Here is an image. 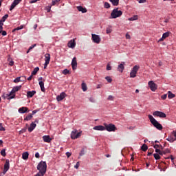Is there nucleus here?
<instances>
[{
    "instance_id": "obj_1",
    "label": "nucleus",
    "mask_w": 176,
    "mask_h": 176,
    "mask_svg": "<svg viewBox=\"0 0 176 176\" xmlns=\"http://www.w3.org/2000/svg\"><path fill=\"white\" fill-rule=\"evenodd\" d=\"M21 89V85L19 86H16L12 89L11 92H10L9 94H5L3 95L2 98H3V100H12L16 97V91H19Z\"/></svg>"
},
{
    "instance_id": "obj_2",
    "label": "nucleus",
    "mask_w": 176,
    "mask_h": 176,
    "mask_svg": "<svg viewBox=\"0 0 176 176\" xmlns=\"http://www.w3.org/2000/svg\"><path fill=\"white\" fill-rule=\"evenodd\" d=\"M148 119H149V121L151 122V124H153V126L155 127V129H157L159 131L162 130V125L160 124L157 121V120H155V118H153V116L148 115Z\"/></svg>"
},
{
    "instance_id": "obj_3",
    "label": "nucleus",
    "mask_w": 176,
    "mask_h": 176,
    "mask_svg": "<svg viewBox=\"0 0 176 176\" xmlns=\"http://www.w3.org/2000/svg\"><path fill=\"white\" fill-rule=\"evenodd\" d=\"M47 168V165L45 162L41 161L36 166V169L39 170V172H46V169Z\"/></svg>"
},
{
    "instance_id": "obj_4",
    "label": "nucleus",
    "mask_w": 176,
    "mask_h": 176,
    "mask_svg": "<svg viewBox=\"0 0 176 176\" xmlns=\"http://www.w3.org/2000/svg\"><path fill=\"white\" fill-rule=\"evenodd\" d=\"M122 15V12L121 10H118V8H116L112 10L111 13V19H117L120 17Z\"/></svg>"
},
{
    "instance_id": "obj_5",
    "label": "nucleus",
    "mask_w": 176,
    "mask_h": 176,
    "mask_svg": "<svg viewBox=\"0 0 176 176\" xmlns=\"http://www.w3.org/2000/svg\"><path fill=\"white\" fill-rule=\"evenodd\" d=\"M104 130L108 132H114L117 130V127L113 124H104Z\"/></svg>"
},
{
    "instance_id": "obj_6",
    "label": "nucleus",
    "mask_w": 176,
    "mask_h": 176,
    "mask_svg": "<svg viewBox=\"0 0 176 176\" xmlns=\"http://www.w3.org/2000/svg\"><path fill=\"white\" fill-rule=\"evenodd\" d=\"M140 69V67L138 65H135L133 67L132 71H131V73L129 74L131 78H135L137 77V72Z\"/></svg>"
},
{
    "instance_id": "obj_7",
    "label": "nucleus",
    "mask_w": 176,
    "mask_h": 176,
    "mask_svg": "<svg viewBox=\"0 0 176 176\" xmlns=\"http://www.w3.org/2000/svg\"><path fill=\"white\" fill-rule=\"evenodd\" d=\"M9 169H10V160H6V161L5 162V164L3 165V173H1V176L5 175V174H6V173L8 171Z\"/></svg>"
},
{
    "instance_id": "obj_8",
    "label": "nucleus",
    "mask_w": 176,
    "mask_h": 176,
    "mask_svg": "<svg viewBox=\"0 0 176 176\" xmlns=\"http://www.w3.org/2000/svg\"><path fill=\"white\" fill-rule=\"evenodd\" d=\"M51 60V55L50 54H45V64H43V69L47 68V65L50 64Z\"/></svg>"
},
{
    "instance_id": "obj_9",
    "label": "nucleus",
    "mask_w": 176,
    "mask_h": 176,
    "mask_svg": "<svg viewBox=\"0 0 176 176\" xmlns=\"http://www.w3.org/2000/svg\"><path fill=\"white\" fill-rule=\"evenodd\" d=\"M80 136H81V132L77 133L76 130L72 131V133H71L72 140L78 139V138H80Z\"/></svg>"
},
{
    "instance_id": "obj_10",
    "label": "nucleus",
    "mask_w": 176,
    "mask_h": 176,
    "mask_svg": "<svg viewBox=\"0 0 176 176\" xmlns=\"http://www.w3.org/2000/svg\"><path fill=\"white\" fill-rule=\"evenodd\" d=\"M153 116L165 118L166 114H165V113H163L162 111H156L153 112Z\"/></svg>"
},
{
    "instance_id": "obj_11",
    "label": "nucleus",
    "mask_w": 176,
    "mask_h": 176,
    "mask_svg": "<svg viewBox=\"0 0 176 176\" xmlns=\"http://www.w3.org/2000/svg\"><path fill=\"white\" fill-rule=\"evenodd\" d=\"M148 87H149V89H151V91H157V85L154 83L153 81H149L148 82Z\"/></svg>"
},
{
    "instance_id": "obj_12",
    "label": "nucleus",
    "mask_w": 176,
    "mask_h": 176,
    "mask_svg": "<svg viewBox=\"0 0 176 176\" xmlns=\"http://www.w3.org/2000/svg\"><path fill=\"white\" fill-rule=\"evenodd\" d=\"M92 41L94 43L99 44V43H100L101 38L99 36V35L92 34Z\"/></svg>"
},
{
    "instance_id": "obj_13",
    "label": "nucleus",
    "mask_w": 176,
    "mask_h": 176,
    "mask_svg": "<svg viewBox=\"0 0 176 176\" xmlns=\"http://www.w3.org/2000/svg\"><path fill=\"white\" fill-rule=\"evenodd\" d=\"M21 1L22 0H14L13 3H12L11 4V7L10 8V11H12L13 9H14V8H16V6H18V4H19Z\"/></svg>"
},
{
    "instance_id": "obj_14",
    "label": "nucleus",
    "mask_w": 176,
    "mask_h": 176,
    "mask_svg": "<svg viewBox=\"0 0 176 176\" xmlns=\"http://www.w3.org/2000/svg\"><path fill=\"white\" fill-rule=\"evenodd\" d=\"M77 65H78V64H77V63H76V58L74 57V58H73V59H72V63H71L72 69L76 70V69Z\"/></svg>"
},
{
    "instance_id": "obj_15",
    "label": "nucleus",
    "mask_w": 176,
    "mask_h": 176,
    "mask_svg": "<svg viewBox=\"0 0 176 176\" xmlns=\"http://www.w3.org/2000/svg\"><path fill=\"white\" fill-rule=\"evenodd\" d=\"M66 97V94L65 92H61L59 96H56V100L58 102H60L61 100H64V98Z\"/></svg>"
},
{
    "instance_id": "obj_16",
    "label": "nucleus",
    "mask_w": 176,
    "mask_h": 176,
    "mask_svg": "<svg viewBox=\"0 0 176 176\" xmlns=\"http://www.w3.org/2000/svg\"><path fill=\"white\" fill-rule=\"evenodd\" d=\"M67 47L71 49H74L76 47V41L74 39L69 41L67 44Z\"/></svg>"
},
{
    "instance_id": "obj_17",
    "label": "nucleus",
    "mask_w": 176,
    "mask_h": 176,
    "mask_svg": "<svg viewBox=\"0 0 176 176\" xmlns=\"http://www.w3.org/2000/svg\"><path fill=\"white\" fill-rule=\"evenodd\" d=\"M36 91H28L26 94V96L28 98H33L34 95H36Z\"/></svg>"
},
{
    "instance_id": "obj_18",
    "label": "nucleus",
    "mask_w": 176,
    "mask_h": 176,
    "mask_svg": "<svg viewBox=\"0 0 176 176\" xmlns=\"http://www.w3.org/2000/svg\"><path fill=\"white\" fill-rule=\"evenodd\" d=\"M124 62H121V64H120L118 66V71H119L120 73H122L124 69Z\"/></svg>"
},
{
    "instance_id": "obj_19",
    "label": "nucleus",
    "mask_w": 176,
    "mask_h": 176,
    "mask_svg": "<svg viewBox=\"0 0 176 176\" xmlns=\"http://www.w3.org/2000/svg\"><path fill=\"white\" fill-rule=\"evenodd\" d=\"M93 130L104 131H105V127L102 125H98L96 126L93 127Z\"/></svg>"
},
{
    "instance_id": "obj_20",
    "label": "nucleus",
    "mask_w": 176,
    "mask_h": 176,
    "mask_svg": "<svg viewBox=\"0 0 176 176\" xmlns=\"http://www.w3.org/2000/svg\"><path fill=\"white\" fill-rule=\"evenodd\" d=\"M43 142L50 143L52 141V138L50 135H43Z\"/></svg>"
},
{
    "instance_id": "obj_21",
    "label": "nucleus",
    "mask_w": 176,
    "mask_h": 176,
    "mask_svg": "<svg viewBox=\"0 0 176 176\" xmlns=\"http://www.w3.org/2000/svg\"><path fill=\"white\" fill-rule=\"evenodd\" d=\"M36 124H34V122H32L31 124H30V127H28V132L32 133L33 130L36 129Z\"/></svg>"
},
{
    "instance_id": "obj_22",
    "label": "nucleus",
    "mask_w": 176,
    "mask_h": 176,
    "mask_svg": "<svg viewBox=\"0 0 176 176\" xmlns=\"http://www.w3.org/2000/svg\"><path fill=\"white\" fill-rule=\"evenodd\" d=\"M170 32H167L164 33V34H162V38H161L159 41H164V40H165L167 37L170 36Z\"/></svg>"
},
{
    "instance_id": "obj_23",
    "label": "nucleus",
    "mask_w": 176,
    "mask_h": 176,
    "mask_svg": "<svg viewBox=\"0 0 176 176\" xmlns=\"http://www.w3.org/2000/svg\"><path fill=\"white\" fill-rule=\"evenodd\" d=\"M43 80V78H39V86H40V89H41V91L45 92V87H44V82L40 81Z\"/></svg>"
},
{
    "instance_id": "obj_24",
    "label": "nucleus",
    "mask_w": 176,
    "mask_h": 176,
    "mask_svg": "<svg viewBox=\"0 0 176 176\" xmlns=\"http://www.w3.org/2000/svg\"><path fill=\"white\" fill-rule=\"evenodd\" d=\"M28 107H21V108H19V109L18 110V111L20 113H28Z\"/></svg>"
},
{
    "instance_id": "obj_25",
    "label": "nucleus",
    "mask_w": 176,
    "mask_h": 176,
    "mask_svg": "<svg viewBox=\"0 0 176 176\" xmlns=\"http://www.w3.org/2000/svg\"><path fill=\"white\" fill-rule=\"evenodd\" d=\"M76 9L78 10V11L81 12L82 13H86L87 12V10H86V8L81 6L76 7Z\"/></svg>"
},
{
    "instance_id": "obj_26",
    "label": "nucleus",
    "mask_w": 176,
    "mask_h": 176,
    "mask_svg": "<svg viewBox=\"0 0 176 176\" xmlns=\"http://www.w3.org/2000/svg\"><path fill=\"white\" fill-rule=\"evenodd\" d=\"M113 5V6H119V0H109Z\"/></svg>"
},
{
    "instance_id": "obj_27",
    "label": "nucleus",
    "mask_w": 176,
    "mask_h": 176,
    "mask_svg": "<svg viewBox=\"0 0 176 176\" xmlns=\"http://www.w3.org/2000/svg\"><path fill=\"white\" fill-rule=\"evenodd\" d=\"M23 77H16L14 80H13V82H14V83H19V82H23L24 81V80L21 79Z\"/></svg>"
},
{
    "instance_id": "obj_28",
    "label": "nucleus",
    "mask_w": 176,
    "mask_h": 176,
    "mask_svg": "<svg viewBox=\"0 0 176 176\" xmlns=\"http://www.w3.org/2000/svg\"><path fill=\"white\" fill-rule=\"evenodd\" d=\"M81 89H82V91H87V85H86V83L85 82L81 83Z\"/></svg>"
},
{
    "instance_id": "obj_29",
    "label": "nucleus",
    "mask_w": 176,
    "mask_h": 176,
    "mask_svg": "<svg viewBox=\"0 0 176 176\" xmlns=\"http://www.w3.org/2000/svg\"><path fill=\"white\" fill-rule=\"evenodd\" d=\"M148 149V146H147L146 144H144L142 146H141V151L146 152Z\"/></svg>"
},
{
    "instance_id": "obj_30",
    "label": "nucleus",
    "mask_w": 176,
    "mask_h": 176,
    "mask_svg": "<svg viewBox=\"0 0 176 176\" xmlns=\"http://www.w3.org/2000/svg\"><path fill=\"white\" fill-rule=\"evenodd\" d=\"M22 157L23 160H27L28 159V152L23 153Z\"/></svg>"
},
{
    "instance_id": "obj_31",
    "label": "nucleus",
    "mask_w": 176,
    "mask_h": 176,
    "mask_svg": "<svg viewBox=\"0 0 176 176\" xmlns=\"http://www.w3.org/2000/svg\"><path fill=\"white\" fill-rule=\"evenodd\" d=\"M38 71H39V67H36L33 69V71H32V76H34L36 74V73L38 72Z\"/></svg>"
},
{
    "instance_id": "obj_32",
    "label": "nucleus",
    "mask_w": 176,
    "mask_h": 176,
    "mask_svg": "<svg viewBox=\"0 0 176 176\" xmlns=\"http://www.w3.org/2000/svg\"><path fill=\"white\" fill-rule=\"evenodd\" d=\"M60 0H52L51 6H56L59 3Z\"/></svg>"
},
{
    "instance_id": "obj_33",
    "label": "nucleus",
    "mask_w": 176,
    "mask_h": 176,
    "mask_svg": "<svg viewBox=\"0 0 176 176\" xmlns=\"http://www.w3.org/2000/svg\"><path fill=\"white\" fill-rule=\"evenodd\" d=\"M46 173V171H39L38 173L36 174L35 176H44Z\"/></svg>"
},
{
    "instance_id": "obj_34",
    "label": "nucleus",
    "mask_w": 176,
    "mask_h": 176,
    "mask_svg": "<svg viewBox=\"0 0 176 176\" xmlns=\"http://www.w3.org/2000/svg\"><path fill=\"white\" fill-rule=\"evenodd\" d=\"M32 119V114H29L28 116H26V118H25L23 120L28 121V120H31Z\"/></svg>"
},
{
    "instance_id": "obj_35",
    "label": "nucleus",
    "mask_w": 176,
    "mask_h": 176,
    "mask_svg": "<svg viewBox=\"0 0 176 176\" xmlns=\"http://www.w3.org/2000/svg\"><path fill=\"white\" fill-rule=\"evenodd\" d=\"M154 159H155V160H160V154H157V153H154L153 154Z\"/></svg>"
},
{
    "instance_id": "obj_36",
    "label": "nucleus",
    "mask_w": 176,
    "mask_h": 176,
    "mask_svg": "<svg viewBox=\"0 0 176 176\" xmlns=\"http://www.w3.org/2000/svg\"><path fill=\"white\" fill-rule=\"evenodd\" d=\"M8 18V14H5L3 18L0 20V22H5Z\"/></svg>"
},
{
    "instance_id": "obj_37",
    "label": "nucleus",
    "mask_w": 176,
    "mask_h": 176,
    "mask_svg": "<svg viewBox=\"0 0 176 176\" xmlns=\"http://www.w3.org/2000/svg\"><path fill=\"white\" fill-rule=\"evenodd\" d=\"M169 99L174 98L175 97V95L172 94V92L168 91V96Z\"/></svg>"
},
{
    "instance_id": "obj_38",
    "label": "nucleus",
    "mask_w": 176,
    "mask_h": 176,
    "mask_svg": "<svg viewBox=\"0 0 176 176\" xmlns=\"http://www.w3.org/2000/svg\"><path fill=\"white\" fill-rule=\"evenodd\" d=\"M167 141H168L170 143H173L174 141H176V138L175 139H173V138L169 137L168 138H167Z\"/></svg>"
},
{
    "instance_id": "obj_39",
    "label": "nucleus",
    "mask_w": 176,
    "mask_h": 176,
    "mask_svg": "<svg viewBox=\"0 0 176 176\" xmlns=\"http://www.w3.org/2000/svg\"><path fill=\"white\" fill-rule=\"evenodd\" d=\"M36 46V44L32 45V46L30 47V48H28V52H27L26 53H27V54L30 53V52L31 50H32V49H34Z\"/></svg>"
},
{
    "instance_id": "obj_40",
    "label": "nucleus",
    "mask_w": 176,
    "mask_h": 176,
    "mask_svg": "<svg viewBox=\"0 0 176 176\" xmlns=\"http://www.w3.org/2000/svg\"><path fill=\"white\" fill-rule=\"evenodd\" d=\"M24 27L23 25H20L19 27L14 28V30H13V32H16V31H19L20 30H23Z\"/></svg>"
},
{
    "instance_id": "obj_41",
    "label": "nucleus",
    "mask_w": 176,
    "mask_h": 176,
    "mask_svg": "<svg viewBox=\"0 0 176 176\" xmlns=\"http://www.w3.org/2000/svg\"><path fill=\"white\" fill-rule=\"evenodd\" d=\"M128 20H129V21H136V20H138V16L137 15L133 16L132 17L128 19Z\"/></svg>"
},
{
    "instance_id": "obj_42",
    "label": "nucleus",
    "mask_w": 176,
    "mask_h": 176,
    "mask_svg": "<svg viewBox=\"0 0 176 176\" xmlns=\"http://www.w3.org/2000/svg\"><path fill=\"white\" fill-rule=\"evenodd\" d=\"M69 74V70H68L67 69H63V75H67V74Z\"/></svg>"
},
{
    "instance_id": "obj_43",
    "label": "nucleus",
    "mask_w": 176,
    "mask_h": 176,
    "mask_svg": "<svg viewBox=\"0 0 176 176\" xmlns=\"http://www.w3.org/2000/svg\"><path fill=\"white\" fill-rule=\"evenodd\" d=\"M162 155H166V153H170V151L168 148H166L165 151H162Z\"/></svg>"
},
{
    "instance_id": "obj_44",
    "label": "nucleus",
    "mask_w": 176,
    "mask_h": 176,
    "mask_svg": "<svg viewBox=\"0 0 176 176\" xmlns=\"http://www.w3.org/2000/svg\"><path fill=\"white\" fill-rule=\"evenodd\" d=\"M104 79H106V80H107L108 83H111L112 82V78H111L109 76L105 77Z\"/></svg>"
},
{
    "instance_id": "obj_45",
    "label": "nucleus",
    "mask_w": 176,
    "mask_h": 176,
    "mask_svg": "<svg viewBox=\"0 0 176 176\" xmlns=\"http://www.w3.org/2000/svg\"><path fill=\"white\" fill-rule=\"evenodd\" d=\"M109 8H111L109 3L108 2H104V8L109 9Z\"/></svg>"
},
{
    "instance_id": "obj_46",
    "label": "nucleus",
    "mask_w": 176,
    "mask_h": 176,
    "mask_svg": "<svg viewBox=\"0 0 176 176\" xmlns=\"http://www.w3.org/2000/svg\"><path fill=\"white\" fill-rule=\"evenodd\" d=\"M0 155H1V156H3V157H6V153L5 150H1V151H0Z\"/></svg>"
},
{
    "instance_id": "obj_47",
    "label": "nucleus",
    "mask_w": 176,
    "mask_h": 176,
    "mask_svg": "<svg viewBox=\"0 0 176 176\" xmlns=\"http://www.w3.org/2000/svg\"><path fill=\"white\" fill-rule=\"evenodd\" d=\"M155 153H157V154L162 155V151L159 150L158 148H155Z\"/></svg>"
},
{
    "instance_id": "obj_48",
    "label": "nucleus",
    "mask_w": 176,
    "mask_h": 176,
    "mask_svg": "<svg viewBox=\"0 0 176 176\" xmlns=\"http://www.w3.org/2000/svg\"><path fill=\"white\" fill-rule=\"evenodd\" d=\"M5 128L3 127V124L0 123V131H5Z\"/></svg>"
},
{
    "instance_id": "obj_49",
    "label": "nucleus",
    "mask_w": 176,
    "mask_h": 176,
    "mask_svg": "<svg viewBox=\"0 0 176 176\" xmlns=\"http://www.w3.org/2000/svg\"><path fill=\"white\" fill-rule=\"evenodd\" d=\"M111 32H112V30L109 28H107V29H106V34H111Z\"/></svg>"
},
{
    "instance_id": "obj_50",
    "label": "nucleus",
    "mask_w": 176,
    "mask_h": 176,
    "mask_svg": "<svg viewBox=\"0 0 176 176\" xmlns=\"http://www.w3.org/2000/svg\"><path fill=\"white\" fill-rule=\"evenodd\" d=\"M108 100L113 101L114 100V97H113L111 95L108 96Z\"/></svg>"
},
{
    "instance_id": "obj_51",
    "label": "nucleus",
    "mask_w": 176,
    "mask_h": 176,
    "mask_svg": "<svg viewBox=\"0 0 176 176\" xmlns=\"http://www.w3.org/2000/svg\"><path fill=\"white\" fill-rule=\"evenodd\" d=\"M85 155V149H81V151L80 152V157H82V155Z\"/></svg>"
},
{
    "instance_id": "obj_52",
    "label": "nucleus",
    "mask_w": 176,
    "mask_h": 176,
    "mask_svg": "<svg viewBox=\"0 0 176 176\" xmlns=\"http://www.w3.org/2000/svg\"><path fill=\"white\" fill-rule=\"evenodd\" d=\"M106 69H107V71H110V70L112 69V67H111V65H109V63L107 64V67H106Z\"/></svg>"
},
{
    "instance_id": "obj_53",
    "label": "nucleus",
    "mask_w": 176,
    "mask_h": 176,
    "mask_svg": "<svg viewBox=\"0 0 176 176\" xmlns=\"http://www.w3.org/2000/svg\"><path fill=\"white\" fill-rule=\"evenodd\" d=\"M166 98H167V94H164V95L161 96L162 100H165Z\"/></svg>"
},
{
    "instance_id": "obj_54",
    "label": "nucleus",
    "mask_w": 176,
    "mask_h": 176,
    "mask_svg": "<svg viewBox=\"0 0 176 176\" xmlns=\"http://www.w3.org/2000/svg\"><path fill=\"white\" fill-rule=\"evenodd\" d=\"M162 148V145H159V144H155L154 145V146H153V148H155V149H157V148Z\"/></svg>"
},
{
    "instance_id": "obj_55",
    "label": "nucleus",
    "mask_w": 176,
    "mask_h": 176,
    "mask_svg": "<svg viewBox=\"0 0 176 176\" xmlns=\"http://www.w3.org/2000/svg\"><path fill=\"white\" fill-rule=\"evenodd\" d=\"M26 130H28V128H24L21 130H20V133H24L26 132Z\"/></svg>"
},
{
    "instance_id": "obj_56",
    "label": "nucleus",
    "mask_w": 176,
    "mask_h": 176,
    "mask_svg": "<svg viewBox=\"0 0 176 176\" xmlns=\"http://www.w3.org/2000/svg\"><path fill=\"white\" fill-rule=\"evenodd\" d=\"M1 35H3V36H6L8 34V33L6 31H3L1 30Z\"/></svg>"
},
{
    "instance_id": "obj_57",
    "label": "nucleus",
    "mask_w": 176,
    "mask_h": 176,
    "mask_svg": "<svg viewBox=\"0 0 176 176\" xmlns=\"http://www.w3.org/2000/svg\"><path fill=\"white\" fill-rule=\"evenodd\" d=\"M80 166L79 162H76V166H74V168L78 169Z\"/></svg>"
},
{
    "instance_id": "obj_58",
    "label": "nucleus",
    "mask_w": 176,
    "mask_h": 176,
    "mask_svg": "<svg viewBox=\"0 0 176 176\" xmlns=\"http://www.w3.org/2000/svg\"><path fill=\"white\" fill-rule=\"evenodd\" d=\"M89 102H92V103H95L96 102V100L94 98H89Z\"/></svg>"
},
{
    "instance_id": "obj_59",
    "label": "nucleus",
    "mask_w": 176,
    "mask_h": 176,
    "mask_svg": "<svg viewBox=\"0 0 176 176\" xmlns=\"http://www.w3.org/2000/svg\"><path fill=\"white\" fill-rule=\"evenodd\" d=\"M138 1H139V3H145L146 0H136Z\"/></svg>"
},
{
    "instance_id": "obj_60",
    "label": "nucleus",
    "mask_w": 176,
    "mask_h": 176,
    "mask_svg": "<svg viewBox=\"0 0 176 176\" xmlns=\"http://www.w3.org/2000/svg\"><path fill=\"white\" fill-rule=\"evenodd\" d=\"M14 64V62L13 61V60H11V61H10V63H8V65H10V66H13V65Z\"/></svg>"
},
{
    "instance_id": "obj_61",
    "label": "nucleus",
    "mask_w": 176,
    "mask_h": 176,
    "mask_svg": "<svg viewBox=\"0 0 176 176\" xmlns=\"http://www.w3.org/2000/svg\"><path fill=\"white\" fill-rule=\"evenodd\" d=\"M72 155V153H69V152L66 153V156H67V157H71Z\"/></svg>"
},
{
    "instance_id": "obj_62",
    "label": "nucleus",
    "mask_w": 176,
    "mask_h": 176,
    "mask_svg": "<svg viewBox=\"0 0 176 176\" xmlns=\"http://www.w3.org/2000/svg\"><path fill=\"white\" fill-rule=\"evenodd\" d=\"M35 157L36 159H39V157H40L39 153H36Z\"/></svg>"
},
{
    "instance_id": "obj_63",
    "label": "nucleus",
    "mask_w": 176,
    "mask_h": 176,
    "mask_svg": "<svg viewBox=\"0 0 176 176\" xmlns=\"http://www.w3.org/2000/svg\"><path fill=\"white\" fill-rule=\"evenodd\" d=\"M131 38V36H129V34H126V39H130Z\"/></svg>"
},
{
    "instance_id": "obj_64",
    "label": "nucleus",
    "mask_w": 176,
    "mask_h": 176,
    "mask_svg": "<svg viewBox=\"0 0 176 176\" xmlns=\"http://www.w3.org/2000/svg\"><path fill=\"white\" fill-rule=\"evenodd\" d=\"M172 134H173V136L175 137V138H176V131H173V132L172 133Z\"/></svg>"
}]
</instances>
